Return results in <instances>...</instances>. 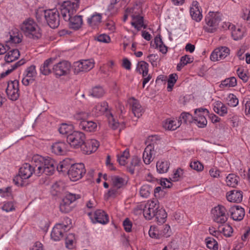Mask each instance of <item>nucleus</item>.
I'll list each match as a JSON object with an SVG mask.
<instances>
[{"label": "nucleus", "mask_w": 250, "mask_h": 250, "mask_svg": "<svg viewBox=\"0 0 250 250\" xmlns=\"http://www.w3.org/2000/svg\"><path fill=\"white\" fill-rule=\"evenodd\" d=\"M33 173L37 176L42 174L50 175L54 173L56 167L55 161L49 157L44 158L41 155H34L32 158Z\"/></svg>", "instance_id": "obj_1"}, {"label": "nucleus", "mask_w": 250, "mask_h": 250, "mask_svg": "<svg viewBox=\"0 0 250 250\" xmlns=\"http://www.w3.org/2000/svg\"><path fill=\"white\" fill-rule=\"evenodd\" d=\"M33 173L37 176L42 174L50 175L54 173L56 167L55 161L49 157L44 158L41 155H34L32 158Z\"/></svg>", "instance_id": "obj_2"}, {"label": "nucleus", "mask_w": 250, "mask_h": 250, "mask_svg": "<svg viewBox=\"0 0 250 250\" xmlns=\"http://www.w3.org/2000/svg\"><path fill=\"white\" fill-rule=\"evenodd\" d=\"M20 29L25 36L34 40L42 36L40 28L36 22L30 18L25 20L20 25Z\"/></svg>", "instance_id": "obj_3"}, {"label": "nucleus", "mask_w": 250, "mask_h": 250, "mask_svg": "<svg viewBox=\"0 0 250 250\" xmlns=\"http://www.w3.org/2000/svg\"><path fill=\"white\" fill-rule=\"evenodd\" d=\"M33 174V168L28 163L24 164L20 168L19 174L13 179L14 184L18 187L26 185L25 180L29 178Z\"/></svg>", "instance_id": "obj_4"}, {"label": "nucleus", "mask_w": 250, "mask_h": 250, "mask_svg": "<svg viewBox=\"0 0 250 250\" xmlns=\"http://www.w3.org/2000/svg\"><path fill=\"white\" fill-rule=\"evenodd\" d=\"M221 20V15L219 13L209 12L205 18V31L208 33L216 32Z\"/></svg>", "instance_id": "obj_5"}, {"label": "nucleus", "mask_w": 250, "mask_h": 250, "mask_svg": "<svg viewBox=\"0 0 250 250\" xmlns=\"http://www.w3.org/2000/svg\"><path fill=\"white\" fill-rule=\"evenodd\" d=\"M129 11V13H132V21L131 24L137 31H139L142 28H146V25L144 22V18L140 15V13L142 11L141 6L139 4H136L130 9H127L126 11Z\"/></svg>", "instance_id": "obj_6"}, {"label": "nucleus", "mask_w": 250, "mask_h": 250, "mask_svg": "<svg viewBox=\"0 0 250 250\" xmlns=\"http://www.w3.org/2000/svg\"><path fill=\"white\" fill-rule=\"evenodd\" d=\"M112 188L109 190L108 194L113 197L118 194V190L124 187L127 183V178L125 176L113 175L110 177Z\"/></svg>", "instance_id": "obj_7"}, {"label": "nucleus", "mask_w": 250, "mask_h": 250, "mask_svg": "<svg viewBox=\"0 0 250 250\" xmlns=\"http://www.w3.org/2000/svg\"><path fill=\"white\" fill-rule=\"evenodd\" d=\"M159 208L158 201L155 200L148 201L143 207L141 205L138 207L137 208H138L141 211L143 210V214L146 219L150 220L155 216L156 211Z\"/></svg>", "instance_id": "obj_8"}, {"label": "nucleus", "mask_w": 250, "mask_h": 250, "mask_svg": "<svg viewBox=\"0 0 250 250\" xmlns=\"http://www.w3.org/2000/svg\"><path fill=\"white\" fill-rule=\"evenodd\" d=\"M212 217L213 221L218 224H224L228 219L227 209L222 205H218L211 210Z\"/></svg>", "instance_id": "obj_9"}, {"label": "nucleus", "mask_w": 250, "mask_h": 250, "mask_svg": "<svg viewBox=\"0 0 250 250\" xmlns=\"http://www.w3.org/2000/svg\"><path fill=\"white\" fill-rule=\"evenodd\" d=\"M85 135L82 132L75 131L67 137V142L70 146L74 148H78L83 145Z\"/></svg>", "instance_id": "obj_10"}, {"label": "nucleus", "mask_w": 250, "mask_h": 250, "mask_svg": "<svg viewBox=\"0 0 250 250\" xmlns=\"http://www.w3.org/2000/svg\"><path fill=\"white\" fill-rule=\"evenodd\" d=\"M85 173V169L83 163L75 164L72 165L68 171L69 178L73 181L81 179Z\"/></svg>", "instance_id": "obj_11"}, {"label": "nucleus", "mask_w": 250, "mask_h": 250, "mask_svg": "<svg viewBox=\"0 0 250 250\" xmlns=\"http://www.w3.org/2000/svg\"><path fill=\"white\" fill-rule=\"evenodd\" d=\"M194 113L193 123L199 127H205L207 125V120L205 116L209 113L208 110L206 108H199L195 109Z\"/></svg>", "instance_id": "obj_12"}, {"label": "nucleus", "mask_w": 250, "mask_h": 250, "mask_svg": "<svg viewBox=\"0 0 250 250\" xmlns=\"http://www.w3.org/2000/svg\"><path fill=\"white\" fill-rule=\"evenodd\" d=\"M94 61L93 59L81 60L75 62L73 64L74 72L78 74L81 72L89 71L94 66Z\"/></svg>", "instance_id": "obj_13"}, {"label": "nucleus", "mask_w": 250, "mask_h": 250, "mask_svg": "<svg viewBox=\"0 0 250 250\" xmlns=\"http://www.w3.org/2000/svg\"><path fill=\"white\" fill-rule=\"evenodd\" d=\"M45 21L51 28L57 27L60 24V16L57 9L46 10Z\"/></svg>", "instance_id": "obj_14"}, {"label": "nucleus", "mask_w": 250, "mask_h": 250, "mask_svg": "<svg viewBox=\"0 0 250 250\" xmlns=\"http://www.w3.org/2000/svg\"><path fill=\"white\" fill-rule=\"evenodd\" d=\"M230 50L226 46H221L215 49L210 56L212 61L216 62L224 59L229 55Z\"/></svg>", "instance_id": "obj_15"}, {"label": "nucleus", "mask_w": 250, "mask_h": 250, "mask_svg": "<svg viewBox=\"0 0 250 250\" xmlns=\"http://www.w3.org/2000/svg\"><path fill=\"white\" fill-rule=\"evenodd\" d=\"M88 215L94 223H99L102 224H106L109 221L107 214L101 209H98L93 213L89 212Z\"/></svg>", "instance_id": "obj_16"}, {"label": "nucleus", "mask_w": 250, "mask_h": 250, "mask_svg": "<svg viewBox=\"0 0 250 250\" xmlns=\"http://www.w3.org/2000/svg\"><path fill=\"white\" fill-rule=\"evenodd\" d=\"M6 92L9 98L16 101L19 97V82L17 80L11 81L7 84Z\"/></svg>", "instance_id": "obj_17"}, {"label": "nucleus", "mask_w": 250, "mask_h": 250, "mask_svg": "<svg viewBox=\"0 0 250 250\" xmlns=\"http://www.w3.org/2000/svg\"><path fill=\"white\" fill-rule=\"evenodd\" d=\"M170 229L169 226L165 225L163 227H160L158 228L151 227L148 233L150 237L152 238L158 239L161 237L165 236L167 237L169 236L168 231Z\"/></svg>", "instance_id": "obj_18"}, {"label": "nucleus", "mask_w": 250, "mask_h": 250, "mask_svg": "<svg viewBox=\"0 0 250 250\" xmlns=\"http://www.w3.org/2000/svg\"><path fill=\"white\" fill-rule=\"evenodd\" d=\"M71 64L67 61H63L55 64L53 68L54 72L57 76L66 75L69 73Z\"/></svg>", "instance_id": "obj_19"}, {"label": "nucleus", "mask_w": 250, "mask_h": 250, "mask_svg": "<svg viewBox=\"0 0 250 250\" xmlns=\"http://www.w3.org/2000/svg\"><path fill=\"white\" fill-rule=\"evenodd\" d=\"M37 74L36 66L31 65L28 67L24 71L22 80V83L23 85L27 86L32 83L34 80Z\"/></svg>", "instance_id": "obj_20"}, {"label": "nucleus", "mask_w": 250, "mask_h": 250, "mask_svg": "<svg viewBox=\"0 0 250 250\" xmlns=\"http://www.w3.org/2000/svg\"><path fill=\"white\" fill-rule=\"evenodd\" d=\"M100 146L99 142L95 139H89L84 142L82 150L83 153L90 154L95 152Z\"/></svg>", "instance_id": "obj_21"}, {"label": "nucleus", "mask_w": 250, "mask_h": 250, "mask_svg": "<svg viewBox=\"0 0 250 250\" xmlns=\"http://www.w3.org/2000/svg\"><path fill=\"white\" fill-rule=\"evenodd\" d=\"M52 153L58 155H65L68 151V145L63 141H58L52 143L51 146Z\"/></svg>", "instance_id": "obj_22"}, {"label": "nucleus", "mask_w": 250, "mask_h": 250, "mask_svg": "<svg viewBox=\"0 0 250 250\" xmlns=\"http://www.w3.org/2000/svg\"><path fill=\"white\" fill-rule=\"evenodd\" d=\"M67 226L63 224L56 225L53 229L51 233L52 239L55 241L60 240L63 237V234L66 230Z\"/></svg>", "instance_id": "obj_23"}, {"label": "nucleus", "mask_w": 250, "mask_h": 250, "mask_svg": "<svg viewBox=\"0 0 250 250\" xmlns=\"http://www.w3.org/2000/svg\"><path fill=\"white\" fill-rule=\"evenodd\" d=\"M229 212L231 218L233 220L237 221L242 220L245 214L244 209L239 206L231 207L229 209Z\"/></svg>", "instance_id": "obj_24"}, {"label": "nucleus", "mask_w": 250, "mask_h": 250, "mask_svg": "<svg viewBox=\"0 0 250 250\" xmlns=\"http://www.w3.org/2000/svg\"><path fill=\"white\" fill-rule=\"evenodd\" d=\"M155 154L154 147L152 145H148L145 148L143 153V158L144 163L149 164L153 159V156Z\"/></svg>", "instance_id": "obj_25"}, {"label": "nucleus", "mask_w": 250, "mask_h": 250, "mask_svg": "<svg viewBox=\"0 0 250 250\" xmlns=\"http://www.w3.org/2000/svg\"><path fill=\"white\" fill-rule=\"evenodd\" d=\"M129 104L131 106L132 112L134 116L137 118L140 117L144 112L143 109L139 102L134 98L129 100Z\"/></svg>", "instance_id": "obj_26"}, {"label": "nucleus", "mask_w": 250, "mask_h": 250, "mask_svg": "<svg viewBox=\"0 0 250 250\" xmlns=\"http://www.w3.org/2000/svg\"><path fill=\"white\" fill-rule=\"evenodd\" d=\"M190 14L193 20L199 22L202 19V14L200 10L199 3L197 1L192 2V6L190 7Z\"/></svg>", "instance_id": "obj_27"}, {"label": "nucleus", "mask_w": 250, "mask_h": 250, "mask_svg": "<svg viewBox=\"0 0 250 250\" xmlns=\"http://www.w3.org/2000/svg\"><path fill=\"white\" fill-rule=\"evenodd\" d=\"M228 201L234 203H240L243 199L242 192L239 190H233L227 193Z\"/></svg>", "instance_id": "obj_28"}, {"label": "nucleus", "mask_w": 250, "mask_h": 250, "mask_svg": "<svg viewBox=\"0 0 250 250\" xmlns=\"http://www.w3.org/2000/svg\"><path fill=\"white\" fill-rule=\"evenodd\" d=\"M108 104L106 102H104L97 104L92 110V114L95 116H98L102 115L105 112L109 114L107 112Z\"/></svg>", "instance_id": "obj_29"}, {"label": "nucleus", "mask_w": 250, "mask_h": 250, "mask_svg": "<svg viewBox=\"0 0 250 250\" xmlns=\"http://www.w3.org/2000/svg\"><path fill=\"white\" fill-rule=\"evenodd\" d=\"M214 112L221 116H224L228 113L226 105L220 101H216L213 104Z\"/></svg>", "instance_id": "obj_30"}, {"label": "nucleus", "mask_w": 250, "mask_h": 250, "mask_svg": "<svg viewBox=\"0 0 250 250\" xmlns=\"http://www.w3.org/2000/svg\"><path fill=\"white\" fill-rule=\"evenodd\" d=\"M102 15L101 14L94 13L87 19L88 24L93 28L98 26L102 21Z\"/></svg>", "instance_id": "obj_31"}, {"label": "nucleus", "mask_w": 250, "mask_h": 250, "mask_svg": "<svg viewBox=\"0 0 250 250\" xmlns=\"http://www.w3.org/2000/svg\"><path fill=\"white\" fill-rule=\"evenodd\" d=\"M180 121L176 119H168L166 120L163 124L164 128L169 130H174L181 125Z\"/></svg>", "instance_id": "obj_32"}, {"label": "nucleus", "mask_w": 250, "mask_h": 250, "mask_svg": "<svg viewBox=\"0 0 250 250\" xmlns=\"http://www.w3.org/2000/svg\"><path fill=\"white\" fill-rule=\"evenodd\" d=\"M97 124L92 121H83L79 123V128L87 132L94 131L97 128Z\"/></svg>", "instance_id": "obj_33"}, {"label": "nucleus", "mask_w": 250, "mask_h": 250, "mask_svg": "<svg viewBox=\"0 0 250 250\" xmlns=\"http://www.w3.org/2000/svg\"><path fill=\"white\" fill-rule=\"evenodd\" d=\"M69 21V27L70 28L78 30L82 25L83 19L82 16H71Z\"/></svg>", "instance_id": "obj_34"}, {"label": "nucleus", "mask_w": 250, "mask_h": 250, "mask_svg": "<svg viewBox=\"0 0 250 250\" xmlns=\"http://www.w3.org/2000/svg\"><path fill=\"white\" fill-rule=\"evenodd\" d=\"M170 166L168 161L165 159L159 160L156 164L157 171L160 173H165L167 172Z\"/></svg>", "instance_id": "obj_35"}, {"label": "nucleus", "mask_w": 250, "mask_h": 250, "mask_svg": "<svg viewBox=\"0 0 250 250\" xmlns=\"http://www.w3.org/2000/svg\"><path fill=\"white\" fill-rule=\"evenodd\" d=\"M236 85L237 80L236 78L234 77H231L222 81L219 84V87L223 89L228 88L235 87Z\"/></svg>", "instance_id": "obj_36"}, {"label": "nucleus", "mask_w": 250, "mask_h": 250, "mask_svg": "<svg viewBox=\"0 0 250 250\" xmlns=\"http://www.w3.org/2000/svg\"><path fill=\"white\" fill-rule=\"evenodd\" d=\"M53 59L49 58L45 60L43 64L40 67L41 73L44 75H47L51 72V67Z\"/></svg>", "instance_id": "obj_37"}, {"label": "nucleus", "mask_w": 250, "mask_h": 250, "mask_svg": "<svg viewBox=\"0 0 250 250\" xmlns=\"http://www.w3.org/2000/svg\"><path fill=\"white\" fill-rule=\"evenodd\" d=\"M20 54L19 50L17 49L9 51L5 55L4 59L6 62L9 63L17 60Z\"/></svg>", "instance_id": "obj_38"}, {"label": "nucleus", "mask_w": 250, "mask_h": 250, "mask_svg": "<svg viewBox=\"0 0 250 250\" xmlns=\"http://www.w3.org/2000/svg\"><path fill=\"white\" fill-rule=\"evenodd\" d=\"M231 36L234 40H239L242 38L244 34V30L239 26L233 25L231 27Z\"/></svg>", "instance_id": "obj_39"}, {"label": "nucleus", "mask_w": 250, "mask_h": 250, "mask_svg": "<svg viewBox=\"0 0 250 250\" xmlns=\"http://www.w3.org/2000/svg\"><path fill=\"white\" fill-rule=\"evenodd\" d=\"M59 131L61 134L66 135L67 137L68 135L72 134L75 131H74V126L72 125L63 123L60 125Z\"/></svg>", "instance_id": "obj_40"}, {"label": "nucleus", "mask_w": 250, "mask_h": 250, "mask_svg": "<svg viewBox=\"0 0 250 250\" xmlns=\"http://www.w3.org/2000/svg\"><path fill=\"white\" fill-rule=\"evenodd\" d=\"M9 40L8 42L13 43H19L21 41V35L19 34L17 29H15L9 32Z\"/></svg>", "instance_id": "obj_41"}, {"label": "nucleus", "mask_w": 250, "mask_h": 250, "mask_svg": "<svg viewBox=\"0 0 250 250\" xmlns=\"http://www.w3.org/2000/svg\"><path fill=\"white\" fill-rule=\"evenodd\" d=\"M136 71L142 74L143 77H146L148 71V64L144 61H141L137 64Z\"/></svg>", "instance_id": "obj_42"}, {"label": "nucleus", "mask_w": 250, "mask_h": 250, "mask_svg": "<svg viewBox=\"0 0 250 250\" xmlns=\"http://www.w3.org/2000/svg\"><path fill=\"white\" fill-rule=\"evenodd\" d=\"M239 177L234 174H229L226 179V184L228 186L234 188L238 183Z\"/></svg>", "instance_id": "obj_43"}, {"label": "nucleus", "mask_w": 250, "mask_h": 250, "mask_svg": "<svg viewBox=\"0 0 250 250\" xmlns=\"http://www.w3.org/2000/svg\"><path fill=\"white\" fill-rule=\"evenodd\" d=\"M225 102L230 107H236L239 104V100L233 94L230 93L225 98Z\"/></svg>", "instance_id": "obj_44"}, {"label": "nucleus", "mask_w": 250, "mask_h": 250, "mask_svg": "<svg viewBox=\"0 0 250 250\" xmlns=\"http://www.w3.org/2000/svg\"><path fill=\"white\" fill-rule=\"evenodd\" d=\"M104 89L100 86H96L89 91V95L95 98H101L104 95Z\"/></svg>", "instance_id": "obj_45"}, {"label": "nucleus", "mask_w": 250, "mask_h": 250, "mask_svg": "<svg viewBox=\"0 0 250 250\" xmlns=\"http://www.w3.org/2000/svg\"><path fill=\"white\" fill-rule=\"evenodd\" d=\"M184 175V170L181 168H178L177 169L173 170L169 179L173 182H177L182 179Z\"/></svg>", "instance_id": "obj_46"}, {"label": "nucleus", "mask_w": 250, "mask_h": 250, "mask_svg": "<svg viewBox=\"0 0 250 250\" xmlns=\"http://www.w3.org/2000/svg\"><path fill=\"white\" fill-rule=\"evenodd\" d=\"M154 217L158 223L163 224L166 221L167 214L166 211L161 208L156 211Z\"/></svg>", "instance_id": "obj_47"}, {"label": "nucleus", "mask_w": 250, "mask_h": 250, "mask_svg": "<svg viewBox=\"0 0 250 250\" xmlns=\"http://www.w3.org/2000/svg\"><path fill=\"white\" fill-rule=\"evenodd\" d=\"M129 157V151L125 149L120 155H118L117 156V160L120 165L125 166L126 164L127 160Z\"/></svg>", "instance_id": "obj_48"}, {"label": "nucleus", "mask_w": 250, "mask_h": 250, "mask_svg": "<svg viewBox=\"0 0 250 250\" xmlns=\"http://www.w3.org/2000/svg\"><path fill=\"white\" fill-rule=\"evenodd\" d=\"M25 62L26 61L25 60L21 59L18 62H16L13 65L11 66V68H8L5 72L2 73L0 75L1 77L3 78L6 76L8 75L18 66H20L24 64L25 63Z\"/></svg>", "instance_id": "obj_49"}, {"label": "nucleus", "mask_w": 250, "mask_h": 250, "mask_svg": "<svg viewBox=\"0 0 250 250\" xmlns=\"http://www.w3.org/2000/svg\"><path fill=\"white\" fill-rule=\"evenodd\" d=\"M206 243L207 245V247L210 249L213 250H217L218 249V245L217 242L213 238L208 237L206 238Z\"/></svg>", "instance_id": "obj_50"}, {"label": "nucleus", "mask_w": 250, "mask_h": 250, "mask_svg": "<svg viewBox=\"0 0 250 250\" xmlns=\"http://www.w3.org/2000/svg\"><path fill=\"white\" fill-rule=\"evenodd\" d=\"M194 117L188 112H183L179 118L180 122H182V120L185 123H193Z\"/></svg>", "instance_id": "obj_51"}, {"label": "nucleus", "mask_w": 250, "mask_h": 250, "mask_svg": "<svg viewBox=\"0 0 250 250\" xmlns=\"http://www.w3.org/2000/svg\"><path fill=\"white\" fill-rule=\"evenodd\" d=\"M178 79V76L176 74H171L169 75V78L167 80V90L170 91L174 84L175 83Z\"/></svg>", "instance_id": "obj_52"}, {"label": "nucleus", "mask_w": 250, "mask_h": 250, "mask_svg": "<svg viewBox=\"0 0 250 250\" xmlns=\"http://www.w3.org/2000/svg\"><path fill=\"white\" fill-rule=\"evenodd\" d=\"M151 191V188L148 185H144L141 187L140 190V195L144 198L148 197Z\"/></svg>", "instance_id": "obj_53"}, {"label": "nucleus", "mask_w": 250, "mask_h": 250, "mask_svg": "<svg viewBox=\"0 0 250 250\" xmlns=\"http://www.w3.org/2000/svg\"><path fill=\"white\" fill-rule=\"evenodd\" d=\"M89 117L88 113L85 112H79L76 113L74 118L79 123H82L83 121H86Z\"/></svg>", "instance_id": "obj_54"}, {"label": "nucleus", "mask_w": 250, "mask_h": 250, "mask_svg": "<svg viewBox=\"0 0 250 250\" xmlns=\"http://www.w3.org/2000/svg\"><path fill=\"white\" fill-rule=\"evenodd\" d=\"M46 10L43 8H39L36 11V17L39 21H42V20L46 19Z\"/></svg>", "instance_id": "obj_55"}, {"label": "nucleus", "mask_w": 250, "mask_h": 250, "mask_svg": "<svg viewBox=\"0 0 250 250\" xmlns=\"http://www.w3.org/2000/svg\"><path fill=\"white\" fill-rule=\"evenodd\" d=\"M0 196L2 197H12V188L11 187L0 188Z\"/></svg>", "instance_id": "obj_56"}, {"label": "nucleus", "mask_w": 250, "mask_h": 250, "mask_svg": "<svg viewBox=\"0 0 250 250\" xmlns=\"http://www.w3.org/2000/svg\"><path fill=\"white\" fill-rule=\"evenodd\" d=\"M237 74L244 82H247L249 80V77L247 74V71L241 68H238L237 69Z\"/></svg>", "instance_id": "obj_57"}, {"label": "nucleus", "mask_w": 250, "mask_h": 250, "mask_svg": "<svg viewBox=\"0 0 250 250\" xmlns=\"http://www.w3.org/2000/svg\"><path fill=\"white\" fill-rule=\"evenodd\" d=\"M70 204V203H67V202H65L62 199L60 206V210L63 213L69 212L71 210Z\"/></svg>", "instance_id": "obj_58"}, {"label": "nucleus", "mask_w": 250, "mask_h": 250, "mask_svg": "<svg viewBox=\"0 0 250 250\" xmlns=\"http://www.w3.org/2000/svg\"><path fill=\"white\" fill-rule=\"evenodd\" d=\"M106 116L108 119L109 126L113 129H117L119 127V124L113 118V115L111 113H109L107 114Z\"/></svg>", "instance_id": "obj_59"}, {"label": "nucleus", "mask_w": 250, "mask_h": 250, "mask_svg": "<svg viewBox=\"0 0 250 250\" xmlns=\"http://www.w3.org/2000/svg\"><path fill=\"white\" fill-rule=\"evenodd\" d=\"M80 198V196L78 194L68 193L66 194L65 197L63 199L64 200V201L71 204L76 199H79Z\"/></svg>", "instance_id": "obj_60"}, {"label": "nucleus", "mask_w": 250, "mask_h": 250, "mask_svg": "<svg viewBox=\"0 0 250 250\" xmlns=\"http://www.w3.org/2000/svg\"><path fill=\"white\" fill-rule=\"evenodd\" d=\"M75 242V237L74 234H69L65 239V245L66 248L71 249L74 247Z\"/></svg>", "instance_id": "obj_61"}, {"label": "nucleus", "mask_w": 250, "mask_h": 250, "mask_svg": "<svg viewBox=\"0 0 250 250\" xmlns=\"http://www.w3.org/2000/svg\"><path fill=\"white\" fill-rule=\"evenodd\" d=\"M190 167L197 171H201L204 168L203 165L198 161H191L190 163Z\"/></svg>", "instance_id": "obj_62"}, {"label": "nucleus", "mask_w": 250, "mask_h": 250, "mask_svg": "<svg viewBox=\"0 0 250 250\" xmlns=\"http://www.w3.org/2000/svg\"><path fill=\"white\" fill-rule=\"evenodd\" d=\"M221 231L225 236L229 237L233 232V229L230 225H226L223 226Z\"/></svg>", "instance_id": "obj_63"}, {"label": "nucleus", "mask_w": 250, "mask_h": 250, "mask_svg": "<svg viewBox=\"0 0 250 250\" xmlns=\"http://www.w3.org/2000/svg\"><path fill=\"white\" fill-rule=\"evenodd\" d=\"M1 208L3 210L8 212L14 210L15 207L13 202H7L3 204Z\"/></svg>", "instance_id": "obj_64"}]
</instances>
